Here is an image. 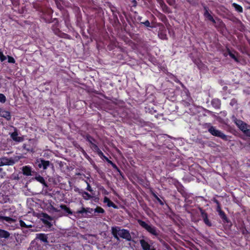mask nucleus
<instances>
[{
  "label": "nucleus",
  "mask_w": 250,
  "mask_h": 250,
  "mask_svg": "<svg viewBox=\"0 0 250 250\" xmlns=\"http://www.w3.org/2000/svg\"><path fill=\"white\" fill-rule=\"evenodd\" d=\"M111 233L117 240H120L119 236L128 241H130L132 240V237L129 230L124 229H121L120 227L118 226L111 228Z\"/></svg>",
  "instance_id": "obj_1"
},
{
  "label": "nucleus",
  "mask_w": 250,
  "mask_h": 250,
  "mask_svg": "<svg viewBox=\"0 0 250 250\" xmlns=\"http://www.w3.org/2000/svg\"><path fill=\"white\" fill-rule=\"evenodd\" d=\"M22 158L21 155H16L9 158L5 156L0 157V173L3 170L2 167L13 166Z\"/></svg>",
  "instance_id": "obj_2"
},
{
  "label": "nucleus",
  "mask_w": 250,
  "mask_h": 250,
  "mask_svg": "<svg viewBox=\"0 0 250 250\" xmlns=\"http://www.w3.org/2000/svg\"><path fill=\"white\" fill-rule=\"evenodd\" d=\"M138 223L142 228L146 229L151 234L155 236H158L159 235L156 227L152 225H148L145 221L140 219L138 220Z\"/></svg>",
  "instance_id": "obj_3"
},
{
  "label": "nucleus",
  "mask_w": 250,
  "mask_h": 250,
  "mask_svg": "<svg viewBox=\"0 0 250 250\" xmlns=\"http://www.w3.org/2000/svg\"><path fill=\"white\" fill-rule=\"evenodd\" d=\"M208 131L214 136L219 137L225 141L228 140L227 136L213 126H210L208 129Z\"/></svg>",
  "instance_id": "obj_4"
},
{
  "label": "nucleus",
  "mask_w": 250,
  "mask_h": 250,
  "mask_svg": "<svg viewBox=\"0 0 250 250\" xmlns=\"http://www.w3.org/2000/svg\"><path fill=\"white\" fill-rule=\"evenodd\" d=\"M22 147L28 152H34L36 147L35 141L33 139H30L27 143L23 145Z\"/></svg>",
  "instance_id": "obj_5"
},
{
  "label": "nucleus",
  "mask_w": 250,
  "mask_h": 250,
  "mask_svg": "<svg viewBox=\"0 0 250 250\" xmlns=\"http://www.w3.org/2000/svg\"><path fill=\"white\" fill-rule=\"evenodd\" d=\"M36 163L38 164L39 168H42L44 170L46 169L51 165L49 161H46L43 159L37 160Z\"/></svg>",
  "instance_id": "obj_6"
},
{
  "label": "nucleus",
  "mask_w": 250,
  "mask_h": 250,
  "mask_svg": "<svg viewBox=\"0 0 250 250\" xmlns=\"http://www.w3.org/2000/svg\"><path fill=\"white\" fill-rule=\"evenodd\" d=\"M41 216L42 217V220L44 224L50 227L52 225V224L49 222L50 221L53 220L52 217L50 216L46 213H41Z\"/></svg>",
  "instance_id": "obj_7"
},
{
  "label": "nucleus",
  "mask_w": 250,
  "mask_h": 250,
  "mask_svg": "<svg viewBox=\"0 0 250 250\" xmlns=\"http://www.w3.org/2000/svg\"><path fill=\"white\" fill-rule=\"evenodd\" d=\"M199 210L201 214V216L202 219L208 227H211L212 226V224L210 221L208 219V216L207 213L205 212L204 210H203L202 208H199Z\"/></svg>",
  "instance_id": "obj_8"
},
{
  "label": "nucleus",
  "mask_w": 250,
  "mask_h": 250,
  "mask_svg": "<svg viewBox=\"0 0 250 250\" xmlns=\"http://www.w3.org/2000/svg\"><path fill=\"white\" fill-rule=\"evenodd\" d=\"M204 10L205 12L204 13V17L207 18L208 20L212 21L213 23H215L216 21L215 20L213 19V17L208 12V8L207 6H204Z\"/></svg>",
  "instance_id": "obj_9"
},
{
  "label": "nucleus",
  "mask_w": 250,
  "mask_h": 250,
  "mask_svg": "<svg viewBox=\"0 0 250 250\" xmlns=\"http://www.w3.org/2000/svg\"><path fill=\"white\" fill-rule=\"evenodd\" d=\"M236 125L238 126L241 130L244 133L246 130L247 128L249 126L246 123H244L241 120H237L235 122Z\"/></svg>",
  "instance_id": "obj_10"
},
{
  "label": "nucleus",
  "mask_w": 250,
  "mask_h": 250,
  "mask_svg": "<svg viewBox=\"0 0 250 250\" xmlns=\"http://www.w3.org/2000/svg\"><path fill=\"white\" fill-rule=\"evenodd\" d=\"M0 116L2 117L5 118L8 121L11 119V114L10 112L3 109L0 108Z\"/></svg>",
  "instance_id": "obj_11"
},
{
  "label": "nucleus",
  "mask_w": 250,
  "mask_h": 250,
  "mask_svg": "<svg viewBox=\"0 0 250 250\" xmlns=\"http://www.w3.org/2000/svg\"><path fill=\"white\" fill-rule=\"evenodd\" d=\"M140 243L143 250H150L151 249L150 244L144 239H141Z\"/></svg>",
  "instance_id": "obj_12"
},
{
  "label": "nucleus",
  "mask_w": 250,
  "mask_h": 250,
  "mask_svg": "<svg viewBox=\"0 0 250 250\" xmlns=\"http://www.w3.org/2000/svg\"><path fill=\"white\" fill-rule=\"evenodd\" d=\"M60 208L64 211V215H67L68 214L72 215L73 214V212L70 209L65 205H61L60 206Z\"/></svg>",
  "instance_id": "obj_13"
},
{
  "label": "nucleus",
  "mask_w": 250,
  "mask_h": 250,
  "mask_svg": "<svg viewBox=\"0 0 250 250\" xmlns=\"http://www.w3.org/2000/svg\"><path fill=\"white\" fill-rule=\"evenodd\" d=\"M235 53H236L235 52H234V53H233V52L230 51V50L229 48H227V52L224 53V55L227 56L228 54L235 62H238L239 61H238V59L237 58V57H236V56L235 55Z\"/></svg>",
  "instance_id": "obj_14"
},
{
  "label": "nucleus",
  "mask_w": 250,
  "mask_h": 250,
  "mask_svg": "<svg viewBox=\"0 0 250 250\" xmlns=\"http://www.w3.org/2000/svg\"><path fill=\"white\" fill-rule=\"evenodd\" d=\"M22 173L23 174L26 176H30L31 175V168L29 166H24L22 168Z\"/></svg>",
  "instance_id": "obj_15"
},
{
  "label": "nucleus",
  "mask_w": 250,
  "mask_h": 250,
  "mask_svg": "<svg viewBox=\"0 0 250 250\" xmlns=\"http://www.w3.org/2000/svg\"><path fill=\"white\" fill-rule=\"evenodd\" d=\"M83 137L84 138L90 145H92L93 143H94L97 141L92 136L88 134L83 135Z\"/></svg>",
  "instance_id": "obj_16"
},
{
  "label": "nucleus",
  "mask_w": 250,
  "mask_h": 250,
  "mask_svg": "<svg viewBox=\"0 0 250 250\" xmlns=\"http://www.w3.org/2000/svg\"><path fill=\"white\" fill-rule=\"evenodd\" d=\"M212 105L216 109H219L221 106V101L218 99H214L211 101Z\"/></svg>",
  "instance_id": "obj_17"
},
{
  "label": "nucleus",
  "mask_w": 250,
  "mask_h": 250,
  "mask_svg": "<svg viewBox=\"0 0 250 250\" xmlns=\"http://www.w3.org/2000/svg\"><path fill=\"white\" fill-rule=\"evenodd\" d=\"M10 233L4 229H0V238L7 239L9 237Z\"/></svg>",
  "instance_id": "obj_18"
},
{
  "label": "nucleus",
  "mask_w": 250,
  "mask_h": 250,
  "mask_svg": "<svg viewBox=\"0 0 250 250\" xmlns=\"http://www.w3.org/2000/svg\"><path fill=\"white\" fill-rule=\"evenodd\" d=\"M34 179L36 180L37 181L40 182L42 184H43L45 187H47L48 186L46 183L44 178L43 177L41 176L40 175H37L35 177Z\"/></svg>",
  "instance_id": "obj_19"
},
{
  "label": "nucleus",
  "mask_w": 250,
  "mask_h": 250,
  "mask_svg": "<svg viewBox=\"0 0 250 250\" xmlns=\"http://www.w3.org/2000/svg\"><path fill=\"white\" fill-rule=\"evenodd\" d=\"M36 239H39L43 242H48L47 237L46 235L43 233L37 234Z\"/></svg>",
  "instance_id": "obj_20"
},
{
  "label": "nucleus",
  "mask_w": 250,
  "mask_h": 250,
  "mask_svg": "<svg viewBox=\"0 0 250 250\" xmlns=\"http://www.w3.org/2000/svg\"><path fill=\"white\" fill-rule=\"evenodd\" d=\"M0 220H4L9 223L14 222L15 220L9 217L0 215Z\"/></svg>",
  "instance_id": "obj_21"
},
{
  "label": "nucleus",
  "mask_w": 250,
  "mask_h": 250,
  "mask_svg": "<svg viewBox=\"0 0 250 250\" xmlns=\"http://www.w3.org/2000/svg\"><path fill=\"white\" fill-rule=\"evenodd\" d=\"M232 6L235 8V10L236 11H237L239 13L243 12V8L240 5H239L237 3H233L232 4Z\"/></svg>",
  "instance_id": "obj_22"
},
{
  "label": "nucleus",
  "mask_w": 250,
  "mask_h": 250,
  "mask_svg": "<svg viewBox=\"0 0 250 250\" xmlns=\"http://www.w3.org/2000/svg\"><path fill=\"white\" fill-rule=\"evenodd\" d=\"M81 195L82 196L83 198L85 200H88L93 197V196L91 195L88 192L84 191H83V192H82V195Z\"/></svg>",
  "instance_id": "obj_23"
},
{
  "label": "nucleus",
  "mask_w": 250,
  "mask_h": 250,
  "mask_svg": "<svg viewBox=\"0 0 250 250\" xmlns=\"http://www.w3.org/2000/svg\"><path fill=\"white\" fill-rule=\"evenodd\" d=\"M20 225L22 228H30L33 227V225L31 224H26L23 220H20Z\"/></svg>",
  "instance_id": "obj_24"
},
{
  "label": "nucleus",
  "mask_w": 250,
  "mask_h": 250,
  "mask_svg": "<svg viewBox=\"0 0 250 250\" xmlns=\"http://www.w3.org/2000/svg\"><path fill=\"white\" fill-rule=\"evenodd\" d=\"M220 217L223 219V220L226 222H229V219H228L227 216L226 215L225 212L223 211H220V213L219 214Z\"/></svg>",
  "instance_id": "obj_25"
},
{
  "label": "nucleus",
  "mask_w": 250,
  "mask_h": 250,
  "mask_svg": "<svg viewBox=\"0 0 250 250\" xmlns=\"http://www.w3.org/2000/svg\"><path fill=\"white\" fill-rule=\"evenodd\" d=\"M94 213H104V210L100 207H97L95 209H94Z\"/></svg>",
  "instance_id": "obj_26"
},
{
  "label": "nucleus",
  "mask_w": 250,
  "mask_h": 250,
  "mask_svg": "<svg viewBox=\"0 0 250 250\" xmlns=\"http://www.w3.org/2000/svg\"><path fill=\"white\" fill-rule=\"evenodd\" d=\"M162 9H163V11L164 12H168L169 13V8L168 7H167V6L164 3V4H162L161 5Z\"/></svg>",
  "instance_id": "obj_27"
},
{
  "label": "nucleus",
  "mask_w": 250,
  "mask_h": 250,
  "mask_svg": "<svg viewBox=\"0 0 250 250\" xmlns=\"http://www.w3.org/2000/svg\"><path fill=\"white\" fill-rule=\"evenodd\" d=\"M90 147L92 148L94 151H96L97 149L99 148L98 146V142H96L94 143H93L92 145H90Z\"/></svg>",
  "instance_id": "obj_28"
},
{
  "label": "nucleus",
  "mask_w": 250,
  "mask_h": 250,
  "mask_svg": "<svg viewBox=\"0 0 250 250\" xmlns=\"http://www.w3.org/2000/svg\"><path fill=\"white\" fill-rule=\"evenodd\" d=\"M6 99L5 96L3 94L0 93V102L4 103L6 102Z\"/></svg>",
  "instance_id": "obj_29"
},
{
  "label": "nucleus",
  "mask_w": 250,
  "mask_h": 250,
  "mask_svg": "<svg viewBox=\"0 0 250 250\" xmlns=\"http://www.w3.org/2000/svg\"><path fill=\"white\" fill-rule=\"evenodd\" d=\"M95 152H96L97 153V154H98V155L101 157V158H103V157H105V156L104 155V153L102 152V151L100 149V148H99L98 149H97L96 151H95Z\"/></svg>",
  "instance_id": "obj_30"
},
{
  "label": "nucleus",
  "mask_w": 250,
  "mask_h": 250,
  "mask_svg": "<svg viewBox=\"0 0 250 250\" xmlns=\"http://www.w3.org/2000/svg\"><path fill=\"white\" fill-rule=\"evenodd\" d=\"M108 207H112L114 208H118L117 206H116L113 202L112 201H110L108 204L107 205Z\"/></svg>",
  "instance_id": "obj_31"
},
{
  "label": "nucleus",
  "mask_w": 250,
  "mask_h": 250,
  "mask_svg": "<svg viewBox=\"0 0 250 250\" xmlns=\"http://www.w3.org/2000/svg\"><path fill=\"white\" fill-rule=\"evenodd\" d=\"M18 135V132L17 131H15L14 132L11 134L10 136L11 138L14 140V139H16L17 138Z\"/></svg>",
  "instance_id": "obj_32"
},
{
  "label": "nucleus",
  "mask_w": 250,
  "mask_h": 250,
  "mask_svg": "<svg viewBox=\"0 0 250 250\" xmlns=\"http://www.w3.org/2000/svg\"><path fill=\"white\" fill-rule=\"evenodd\" d=\"M237 104V100H236V99H235V98H233V99H231V101H230V102L229 104H230L231 106H234V105H236V104Z\"/></svg>",
  "instance_id": "obj_33"
},
{
  "label": "nucleus",
  "mask_w": 250,
  "mask_h": 250,
  "mask_svg": "<svg viewBox=\"0 0 250 250\" xmlns=\"http://www.w3.org/2000/svg\"><path fill=\"white\" fill-rule=\"evenodd\" d=\"M6 59V57L4 56L2 52L0 51V60L1 62H3Z\"/></svg>",
  "instance_id": "obj_34"
},
{
  "label": "nucleus",
  "mask_w": 250,
  "mask_h": 250,
  "mask_svg": "<svg viewBox=\"0 0 250 250\" xmlns=\"http://www.w3.org/2000/svg\"><path fill=\"white\" fill-rule=\"evenodd\" d=\"M8 62L9 63H14L15 62V60L12 57L8 56Z\"/></svg>",
  "instance_id": "obj_35"
},
{
  "label": "nucleus",
  "mask_w": 250,
  "mask_h": 250,
  "mask_svg": "<svg viewBox=\"0 0 250 250\" xmlns=\"http://www.w3.org/2000/svg\"><path fill=\"white\" fill-rule=\"evenodd\" d=\"M49 208L50 209L52 210L53 211L55 212H59L60 211V210L54 207L53 206H52V205H50Z\"/></svg>",
  "instance_id": "obj_36"
},
{
  "label": "nucleus",
  "mask_w": 250,
  "mask_h": 250,
  "mask_svg": "<svg viewBox=\"0 0 250 250\" xmlns=\"http://www.w3.org/2000/svg\"><path fill=\"white\" fill-rule=\"evenodd\" d=\"M232 21L236 24L239 25H243L242 22L237 18H234V19L232 20Z\"/></svg>",
  "instance_id": "obj_37"
},
{
  "label": "nucleus",
  "mask_w": 250,
  "mask_h": 250,
  "mask_svg": "<svg viewBox=\"0 0 250 250\" xmlns=\"http://www.w3.org/2000/svg\"><path fill=\"white\" fill-rule=\"evenodd\" d=\"M14 141L18 142H21L23 141V138L22 137H19L18 136L17 138L14 139Z\"/></svg>",
  "instance_id": "obj_38"
},
{
  "label": "nucleus",
  "mask_w": 250,
  "mask_h": 250,
  "mask_svg": "<svg viewBox=\"0 0 250 250\" xmlns=\"http://www.w3.org/2000/svg\"><path fill=\"white\" fill-rule=\"evenodd\" d=\"M86 183L87 184V187L86 188V189L91 192H92L93 191V190L91 188L90 184L87 182H86Z\"/></svg>",
  "instance_id": "obj_39"
},
{
  "label": "nucleus",
  "mask_w": 250,
  "mask_h": 250,
  "mask_svg": "<svg viewBox=\"0 0 250 250\" xmlns=\"http://www.w3.org/2000/svg\"><path fill=\"white\" fill-rule=\"evenodd\" d=\"M244 134L247 136L250 137V126L248 127L246 130L244 132Z\"/></svg>",
  "instance_id": "obj_40"
},
{
  "label": "nucleus",
  "mask_w": 250,
  "mask_h": 250,
  "mask_svg": "<svg viewBox=\"0 0 250 250\" xmlns=\"http://www.w3.org/2000/svg\"><path fill=\"white\" fill-rule=\"evenodd\" d=\"M167 1L171 6H173L175 4V0H167Z\"/></svg>",
  "instance_id": "obj_41"
},
{
  "label": "nucleus",
  "mask_w": 250,
  "mask_h": 250,
  "mask_svg": "<svg viewBox=\"0 0 250 250\" xmlns=\"http://www.w3.org/2000/svg\"><path fill=\"white\" fill-rule=\"evenodd\" d=\"M182 104L184 106H185L186 107H188V106L190 105L189 103L188 102V101H185V100H183L182 101Z\"/></svg>",
  "instance_id": "obj_42"
},
{
  "label": "nucleus",
  "mask_w": 250,
  "mask_h": 250,
  "mask_svg": "<svg viewBox=\"0 0 250 250\" xmlns=\"http://www.w3.org/2000/svg\"><path fill=\"white\" fill-rule=\"evenodd\" d=\"M79 214H83V213H86V208L83 207L82 209L77 211Z\"/></svg>",
  "instance_id": "obj_43"
},
{
  "label": "nucleus",
  "mask_w": 250,
  "mask_h": 250,
  "mask_svg": "<svg viewBox=\"0 0 250 250\" xmlns=\"http://www.w3.org/2000/svg\"><path fill=\"white\" fill-rule=\"evenodd\" d=\"M146 27H150V22L148 20L146 21L145 22H141Z\"/></svg>",
  "instance_id": "obj_44"
},
{
  "label": "nucleus",
  "mask_w": 250,
  "mask_h": 250,
  "mask_svg": "<svg viewBox=\"0 0 250 250\" xmlns=\"http://www.w3.org/2000/svg\"><path fill=\"white\" fill-rule=\"evenodd\" d=\"M74 191L75 192H77L79 193L81 195H82V192H83V190H82V189H79L78 188H74Z\"/></svg>",
  "instance_id": "obj_45"
},
{
  "label": "nucleus",
  "mask_w": 250,
  "mask_h": 250,
  "mask_svg": "<svg viewBox=\"0 0 250 250\" xmlns=\"http://www.w3.org/2000/svg\"><path fill=\"white\" fill-rule=\"evenodd\" d=\"M94 210L92 208H86V213H92Z\"/></svg>",
  "instance_id": "obj_46"
},
{
  "label": "nucleus",
  "mask_w": 250,
  "mask_h": 250,
  "mask_svg": "<svg viewBox=\"0 0 250 250\" xmlns=\"http://www.w3.org/2000/svg\"><path fill=\"white\" fill-rule=\"evenodd\" d=\"M154 196L161 205H164L163 202L160 200V199L156 194H154Z\"/></svg>",
  "instance_id": "obj_47"
},
{
  "label": "nucleus",
  "mask_w": 250,
  "mask_h": 250,
  "mask_svg": "<svg viewBox=\"0 0 250 250\" xmlns=\"http://www.w3.org/2000/svg\"><path fill=\"white\" fill-rule=\"evenodd\" d=\"M77 147L79 148V149L82 152V153L84 155H87V154H86V152L84 151V150L82 147H81L79 145H78V146H77Z\"/></svg>",
  "instance_id": "obj_48"
},
{
  "label": "nucleus",
  "mask_w": 250,
  "mask_h": 250,
  "mask_svg": "<svg viewBox=\"0 0 250 250\" xmlns=\"http://www.w3.org/2000/svg\"><path fill=\"white\" fill-rule=\"evenodd\" d=\"M110 201V200L108 198H107V197H104V203H107V205Z\"/></svg>",
  "instance_id": "obj_49"
},
{
  "label": "nucleus",
  "mask_w": 250,
  "mask_h": 250,
  "mask_svg": "<svg viewBox=\"0 0 250 250\" xmlns=\"http://www.w3.org/2000/svg\"><path fill=\"white\" fill-rule=\"evenodd\" d=\"M217 211L218 212L219 214L220 213V211H223L222 210H221V206L220 205H218V206H217V209H216Z\"/></svg>",
  "instance_id": "obj_50"
},
{
  "label": "nucleus",
  "mask_w": 250,
  "mask_h": 250,
  "mask_svg": "<svg viewBox=\"0 0 250 250\" xmlns=\"http://www.w3.org/2000/svg\"><path fill=\"white\" fill-rule=\"evenodd\" d=\"M213 202H214L215 203H216V204L217 206H218V205H220V204L219 202V201H218L216 199L214 198V199H213Z\"/></svg>",
  "instance_id": "obj_51"
},
{
  "label": "nucleus",
  "mask_w": 250,
  "mask_h": 250,
  "mask_svg": "<svg viewBox=\"0 0 250 250\" xmlns=\"http://www.w3.org/2000/svg\"><path fill=\"white\" fill-rule=\"evenodd\" d=\"M158 2H159L160 5L165 3L163 0H158Z\"/></svg>",
  "instance_id": "obj_52"
},
{
  "label": "nucleus",
  "mask_w": 250,
  "mask_h": 250,
  "mask_svg": "<svg viewBox=\"0 0 250 250\" xmlns=\"http://www.w3.org/2000/svg\"><path fill=\"white\" fill-rule=\"evenodd\" d=\"M116 170L119 173L121 176H123V173L121 172V171L119 169L118 167Z\"/></svg>",
  "instance_id": "obj_53"
},
{
  "label": "nucleus",
  "mask_w": 250,
  "mask_h": 250,
  "mask_svg": "<svg viewBox=\"0 0 250 250\" xmlns=\"http://www.w3.org/2000/svg\"><path fill=\"white\" fill-rule=\"evenodd\" d=\"M116 170L119 173L121 176H123V173L121 172V171L119 169L118 167Z\"/></svg>",
  "instance_id": "obj_54"
},
{
  "label": "nucleus",
  "mask_w": 250,
  "mask_h": 250,
  "mask_svg": "<svg viewBox=\"0 0 250 250\" xmlns=\"http://www.w3.org/2000/svg\"><path fill=\"white\" fill-rule=\"evenodd\" d=\"M112 166L115 170L118 168L117 166L114 163L112 165Z\"/></svg>",
  "instance_id": "obj_55"
},
{
  "label": "nucleus",
  "mask_w": 250,
  "mask_h": 250,
  "mask_svg": "<svg viewBox=\"0 0 250 250\" xmlns=\"http://www.w3.org/2000/svg\"><path fill=\"white\" fill-rule=\"evenodd\" d=\"M133 2L134 3L133 6H136L137 4V1L135 0H133Z\"/></svg>",
  "instance_id": "obj_56"
},
{
  "label": "nucleus",
  "mask_w": 250,
  "mask_h": 250,
  "mask_svg": "<svg viewBox=\"0 0 250 250\" xmlns=\"http://www.w3.org/2000/svg\"><path fill=\"white\" fill-rule=\"evenodd\" d=\"M109 164H110V165H111V166L114 164L111 161L108 160L107 161Z\"/></svg>",
  "instance_id": "obj_57"
},
{
  "label": "nucleus",
  "mask_w": 250,
  "mask_h": 250,
  "mask_svg": "<svg viewBox=\"0 0 250 250\" xmlns=\"http://www.w3.org/2000/svg\"><path fill=\"white\" fill-rule=\"evenodd\" d=\"M189 3H191L193 2V0H186Z\"/></svg>",
  "instance_id": "obj_58"
},
{
  "label": "nucleus",
  "mask_w": 250,
  "mask_h": 250,
  "mask_svg": "<svg viewBox=\"0 0 250 250\" xmlns=\"http://www.w3.org/2000/svg\"><path fill=\"white\" fill-rule=\"evenodd\" d=\"M55 1L56 4L57 5V6H59V2L57 0H54Z\"/></svg>",
  "instance_id": "obj_59"
},
{
  "label": "nucleus",
  "mask_w": 250,
  "mask_h": 250,
  "mask_svg": "<svg viewBox=\"0 0 250 250\" xmlns=\"http://www.w3.org/2000/svg\"><path fill=\"white\" fill-rule=\"evenodd\" d=\"M103 158H104V159H105L106 160V161H107L109 159H108V158H107L106 156H105V157H103Z\"/></svg>",
  "instance_id": "obj_60"
},
{
  "label": "nucleus",
  "mask_w": 250,
  "mask_h": 250,
  "mask_svg": "<svg viewBox=\"0 0 250 250\" xmlns=\"http://www.w3.org/2000/svg\"><path fill=\"white\" fill-rule=\"evenodd\" d=\"M150 250H156V249L152 247V248H151Z\"/></svg>",
  "instance_id": "obj_61"
},
{
  "label": "nucleus",
  "mask_w": 250,
  "mask_h": 250,
  "mask_svg": "<svg viewBox=\"0 0 250 250\" xmlns=\"http://www.w3.org/2000/svg\"><path fill=\"white\" fill-rule=\"evenodd\" d=\"M18 178H19L18 177H16L15 179H18Z\"/></svg>",
  "instance_id": "obj_62"
},
{
  "label": "nucleus",
  "mask_w": 250,
  "mask_h": 250,
  "mask_svg": "<svg viewBox=\"0 0 250 250\" xmlns=\"http://www.w3.org/2000/svg\"><path fill=\"white\" fill-rule=\"evenodd\" d=\"M18 178H19L18 177H16L15 179H18Z\"/></svg>",
  "instance_id": "obj_63"
}]
</instances>
